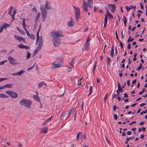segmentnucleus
Returning a JSON list of instances; mask_svg holds the SVG:
<instances>
[{
	"mask_svg": "<svg viewBox=\"0 0 147 147\" xmlns=\"http://www.w3.org/2000/svg\"><path fill=\"white\" fill-rule=\"evenodd\" d=\"M107 14H108V16L110 18H113V16L109 13H107Z\"/></svg>",
	"mask_w": 147,
	"mask_h": 147,
	"instance_id": "obj_51",
	"label": "nucleus"
},
{
	"mask_svg": "<svg viewBox=\"0 0 147 147\" xmlns=\"http://www.w3.org/2000/svg\"><path fill=\"white\" fill-rule=\"evenodd\" d=\"M56 61L59 62V63L62 64L63 61V57L62 56H60L56 59Z\"/></svg>",
	"mask_w": 147,
	"mask_h": 147,
	"instance_id": "obj_12",
	"label": "nucleus"
},
{
	"mask_svg": "<svg viewBox=\"0 0 147 147\" xmlns=\"http://www.w3.org/2000/svg\"><path fill=\"white\" fill-rule=\"evenodd\" d=\"M74 59L72 60V61H71V64H70L73 67H74Z\"/></svg>",
	"mask_w": 147,
	"mask_h": 147,
	"instance_id": "obj_38",
	"label": "nucleus"
},
{
	"mask_svg": "<svg viewBox=\"0 0 147 147\" xmlns=\"http://www.w3.org/2000/svg\"><path fill=\"white\" fill-rule=\"evenodd\" d=\"M5 88V85L3 86H0V90H2Z\"/></svg>",
	"mask_w": 147,
	"mask_h": 147,
	"instance_id": "obj_56",
	"label": "nucleus"
},
{
	"mask_svg": "<svg viewBox=\"0 0 147 147\" xmlns=\"http://www.w3.org/2000/svg\"><path fill=\"white\" fill-rule=\"evenodd\" d=\"M62 66V64L58 63V64L53 63L51 66V69H53L56 68H57Z\"/></svg>",
	"mask_w": 147,
	"mask_h": 147,
	"instance_id": "obj_10",
	"label": "nucleus"
},
{
	"mask_svg": "<svg viewBox=\"0 0 147 147\" xmlns=\"http://www.w3.org/2000/svg\"><path fill=\"white\" fill-rule=\"evenodd\" d=\"M115 35L116 38L117 39L118 41H119V40L118 37L117 31H116L115 32Z\"/></svg>",
	"mask_w": 147,
	"mask_h": 147,
	"instance_id": "obj_41",
	"label": "nucleus"
},
{
	"mask_svg": "<svg viewBox=\"0 0 147 147\" xmlns=\"http://www.w3.org/2000/svg\"><path fill=\"white\" fill-rule=\"evenodd\" d=\"M96 62H97L96 61L95 63V64H94V69H93V73L94 74V71L95 70V67H96Z\"/></svg>",
	"mask_w": 147,
	"mask_h": 147,
	"instance_id": "obj_42",
	"label": "nucleus"
},
{
	"mask_svg": "<svg viewBox=\"0 0 147 147\" xmlns=\"http://www.w3.org/2000/svg\"><path fill=\"white\" fill-rule=\"evenodd\" d=\"M124 97L125 98H128V96L127 94L125 93L124 94Z\"/></svg>",
	"mask_w": 147,
	"mask_h": 147,
	"instance_id": "obj_61",
	"label": "nucleus"
},
{
	"mask_svg": "<svg viewBox=\"0 0 147 147\" xmlns=\"http://www.w3.org/2000/svg\"><path fill=\"white\" fill-rule=\"evenodd\" d=\"M132 134V132L131 131H128L127 132V135H131Z\"/></svg>",
	"mask_w": 147,
	"mask_h": 147,
	"instance_id": "obj_49",
	"label": "nucleus"
},
{
	"mask_svg": "<svg viewBox=\"0 0 147 147\" xmlns=\"http://www.w3.org/2000/svg\"><path fill=\"white\" fill-rule=\"evenodd\" d=\"M30 55L31 54L28 51L27 52V55L26 56L27 59H28L30 57Z\"/></svg>",
	"mask_w": 147,
	"mask_h": 147,
	"instance_id": "obj_28",
	"label": "nucleus"
},
{
	"mask_svg": "<svg viewBox=\"0 0 147 147\" xmlns=\"http://www.w3.org/2000/svg\"><path fill=\"white\" fill-rule=\"evenodd\" d=\"M90 40V38L89 36H88L87 38L86 39V42H87V43H89V41Z\"/></svg>",
	"mask_w": 147,
	"mask_h": 147,
	"instance_id": "obj_35",
	"label": "nucleus"
},
{
	"mask_svg": "<svg viewBox=\"0 0 147 147\" xmlns=\"http://www.w3.org/2000/svg\"><path fill=\"white\" fill-rule=\"evenodd\" d=\"M125 7L127 12H128L129 10L132 9L133 8L134 9V11H135L136 9V6L130 5L129 7L127 6H126Z\"/></svg>",
	"mask_w": 147,
	"mask_h": 147,
	"instance_id": "obj_11",
	"label": "nucleus"
},
{
	"mask_svg": "<svg viewBox=\"0 0 147 147\" xmlns=\"http://www.w3.org/2000/svg\"><path fill=\"white\" fill-rule=\"evenodd\" d=\"M67 70L68 72H70L71 71L72 68L70 67H68V68L67 69Z\"/></svg>",
	"mask_w": 147,
	"mask_h": 147,
	"instance_id": "obj_33",
	"label": "nucleus"
},
{
	"mask_svg": "<svg viewBox=\"0 0 147 147\" xmlns=\"http://www.w3.org/2000/svg\"><path fill=\"white\" fill-rule=\"evenodd\" d=\"M51 35L52 37V42L54 46L55 47H57L61 44V41L59 38L63 37V35L60 34L59 31L55 32H51Z\"/></svg>",
	"mask_w": 147,
	"mask_h": 147,
	"instance_id": "obj_1",
	"label": "nucleus"
},
{
	"mask_svg": "<svg viewBox=\"0 0 147 147\" xmlns=\"http://www.w3.org/2000/svg\"><path fill=\"white\" fill-rule=\"evenodd\" d=\"M24 45H23V44H20V45H18V46L19 48H20V49H24Z\"/></svg>",
	"mask_w": 147,
	"mask_h": 147,
	"instance_id": "obj_27",
	"label": "nucleus"
},
{
	"mask_svg": "<svg viewBox=\"0 0 147 147\" xmlns=\"http://www.w3.org/2000/svg\"><path fill=\"white\" fill-rule=\"evenodd\" d=\"M48 130V127H46L42 128L40 130V132L43 133L45 134L47 133V131Z\"/></svg>",
	"mask_w": 147,
	"mask_h": 147,
	"instance_id": "obj_13",
	"label": "nucleus"
},
{
	"mask_svg": "<svg viewBox=\"0 0 147 147\" xmlns=\"http://www.w3.org/2000/svg\"><path fill=\"white\" fill-rule=\"evenodd\" d=\"M140 6L141 8L142 9H144V6H143L142 3V2H141V3H140Z\"/></svg>",
	"mask_w": 147,
	"mask_h": 147,
	"instance_id": "obj_54",
	"label": "nucleus"
},
{
	"mask_svg": "<svg viewBox=\"0 0 147 147\" xmlns=\"http://www.w3.org/2000/svg\"><path fill=\"white\" fill-rule=\"evenodd\" d=\"M119 43H120V46H121V48H123V44H122V42L120 40H119Z\"/></svg>",
	"mask_w": 147,
	"mask_h": 147,
	"instance_id": "obj_46",
	"label": "nucleus"
},
{
	"mask_svg": "<svg viewBox=\"0 0 147 147\" xmlns=\"http://www.w3.org/2000/svg\"><path fill=\"white\" fill-rule=\"evenodd\" d=\"M8 61L9 62L10 64L13 65H15L18 64V63H16V60L14 58L11 57H8Z\"/></svg>",
	"mask_w": 147,
	"mask_h": 147,
	"instance_id": "obj_8",
	"label": "nucleus"
},
{
	"mask_svg": "<svg viewBox=\"0 0 147 147\" xmlns=\"http://www.w3.org/2000/svg\"><path fill=\"white\" fill-rule=\"evenodd\" d=\"M137 103H136H136H134L132 104L131 106V107H134L136 105H137Z\"/></svg>",
	"mask_w": 147,
	"mask_h": 147,
	"instance_id": "obj_62",
	"label": "nucleus"
},
{
	"mask_svg": "<svg viewBox=\"0 0 147 147\" xmlns=\"http://www.w3.org/2000/svg\"><path fill=\"white\" fill-rule=\"evenodd\" d=\"M40 9L41 11V14L42 16L43 21L45 22V21L47 18V10L45 8L44 6L42 5L40 6Z\"/></svg>",
	"mask_w": 147,
	"mask_h": 147,
	"instance_id": "obj_5",
	"label": "nucleus"
},
{
	"mask_svg": "<svg viewBox=\"0 0 147 147\" xmlns=\"http://www.w3.org/2000/svg\"><path fill=\"white\" fill-rule=\"evenodd\" d=\"M45 8L46 9H51L52 7L49 4L48 2L47 1L45 4Z\"/></svg>",
	"mask_w": 147,
	"mask_h": 147,
	"instance_id": "obj_14",
	"label": "nucleus"
},
{
	"mask_svg": "<svg viewBox=\"0 0 147 147\" xmlns=\"http://www.w3.org/2000/svg\"><path fill=\"white\" fill-rule=\"evenodd\" d=\"M34 66H35V64H34V65L33 66H32L31 67H29V68H28V69L27 70H30L32 69L34 67Z\"/></svg>",
	"mask_w": 147,
	"mask_h": 147,
	"instance_id": "obj_52",
	"label": "nucleus"
},
{
	"mask_svg": "<svg viewBox=\"0 0 147 147\" xmlns=\"http://www.w3.org/2000/svg\"><path fill=\"white\" fill-rule=\"evenodd\" d=\"M114 117L115 120H117V116L116 114H114Z\"/></svg>",
	"mask_w": 147,
	"mask_h": 147,
	"instance_id": "obj_48",
	"label": "nucleus"
},
{
	"mask_svg": "<svg viewBox=\"0 0 147 147\" xmlns=\"http://www.w3.org/2000/svg\"><path fill=\"white\" fill-rule=\"evenodd\" d=\"M146 105V103H142L140 105V106L141 107H142L143 106H144Z\"/></svg>",
	"mask_w": 147,
	"mask_h": 147,
	"instance_id": "obj_63",
	"label": "nucleus"
},
{
	"mask_svg": "<svg viewBox=\"0 0 147 147\" xmlns=\"http://www.w3.org/2000/svg\"><path fill=\"white\" fill-rule=\"evenodd\" d=\"M142 66L141 63H140L139 66L138 67V68L136 69L137 70H140L142 67Z\"/></svg>",
	"mask_w": 147,
	"mask_h": 147,
	"instance_id": "obj_26",
	"label": "nucleus"
},
{
	"mask_svg": "<svg viewBox=\"0 0 147 147\" xmlns=\"http://www.w3.org/2000/svg\"><path fill=\"white\" fill-rule=\"evenodd\" d=\"M25 72V71L24 70H22L20 71L17 72V75L18 76L21 75L23 73Z\"/></svg>",
	"mask_w": 147,
	"mask_h": 147,
	"instance_id": "obj_21",
	"label": "nucleus"
},
{
	"mask_svg": "<svg viewBox=\"0 0 147 147\" xmlns=\"http://www.w3.org/2000/svg\"><path fill=\"white\" fill-rule=\"evenodd\" d=\"M75 9V17L77 21L79 20V19L80 18V11L79 8L76 7L75 6L74 7Z\"/></svg>",
	"mask_w": 147,
	"mask_h": 147,
	"instance_id": "obj_6",
	"label": "nucleus"
},
{
	"mask_svg": "<svg viewBox=\"0 0 147 147\" xmlns=\"http://www.w3.org/2000/svg\"><path fill=\"white\" fill-rule=\"evenodd\" d=\"M89 47V43H87L86 42L84 44V48L85 51H87L88 50Z\"/></svg>",
	"mask_w": 147,
	"mask_h": 147,
	"instance_id": "obj_15",
	"label": "nucleus"
},
{
	"mask_svg": "<svg viewBox=\"0 0 147 147\" xmlns=\"http://www.w3.org/2000/svg\"><path fill=\"white\" fill-rule=\"evenodd\" d=\"M6 93L7 94L9 95L13 98H16L18 96L17 94L14 91H7Z\"/></svg>",
	"mask_w": 147,
	"mask_h": 147,
	"instance_id": "obj_7",
	"label": "nucleus"
},
{
	"mask_svg": "<svg viewBox=\"0 0 147 147\" xmlns=\"http://www.w3.org/2000/svg\"><path fill=\"white\" fill-rule=\"evenodd\" d=\"M67 25L68 26L70 27H72L74 26V24L71 21H69L68 22Z\"/></svg>",
	"mask_w": 147,
	"mask_h": 147,
	"instance_id": "obj_19",
	"label": "nucleus"
},
{
	"mask_svg": "<svg viewBox=\"0 0 147 147\" xmlns=\"http://www.w3.org/2000/svg\"><path fill=\"white\" fill-rule=\"evenodd\" d=\"M107 13H106L105 15V18L104 20V22L107 23Z\"/></svg>",
	"mask_w": 147,
	"mask_h": 147,
	"instance_id": "obj_31",
	"label": "nucleus"
},
{
	"mask_svg": "<svg viewBox=\"0 0 147 147\" xmlns=\"http://www.w3.org/2000/svg\"><path fill=\"white\" fill-rule=\"evenodd\" d=\"M82 134V133L81 132H78V133L77 134L76 137V140L77 141H78V140L80 135V134Z\"/></svg>",
	"mask_w": 147,
	"mask_h": 147,
	"instance_id": "obj_25",
	"label": "nucleus"
},
{
	"mask_svg": "<svg viewBox=\"0 0 147 147\" xmlns=\"http://www.w3.org/2000/svg\"><path fill=\"white\" fill-rule=\"evenodd\" d=\"M145 91V89L144 88L143 89L142 91L139 92L138 93L139 94H142Z\"/></svg>",
	"mask_w": 147,
	"mask_h": 147,
	"instance_id": "obj_37",
	"label": "nucleus"
},
{
	"mask_svg": "<svg viewBox=\"0 0 147 147\" xmlns=\"http://www.w3.org/2000/svg\"><path fill=\"white\" fill-rule=\"evenodd\" d=\"M107 66H108L110 63L111 59V58L109 57H107Z\"/></svg>",
	"mask_w": 147,
	"mask_h": 147,
	"instance_id": "obj_22",
	"label": "nucleus"
},
{
	"mask_svg": "<svg viewBox=\"0 0 147 147\" xmlns=\"http://www.w3.org/2000/svg\"><path fill=\"white\" fill-rule=\"evenodd\" d=\"M13 85V84H11L5 85V88H10L12 87Z\"/></svg>",
	"mask_w": 147,
	"mask_h": 147,
	"instance_id": "obj_18",
	"label": "nucleus"
},
{
	"mask_svg": "<svg viewBox=\"0 0 147 147\" xmlns=\"http://www.w3.org/2000/svg\"><path fill=\"white\" fill-rule=\"evenodd\" d=\"M117 108V107L115 105H114L113 107V109L114 111H115Z\"/></svg>",
	"mask_w": 147,
	"mask_h": 147,
	"instance_id": "obj_57",
	"label": "nucleus"
},
{
	"mask_svg": "<svg viewBox=\"0 0 147 147\" xmlns=\"http://www.w3.org/2000/svg\"><path fill=\"white\" fill-rule=\"evenodd\" d=\"M37 101H39L40 102V100L39 97L38 96L37 97V98L35 99Z\"/></svg>",
	"mask_w": 147,
	"mask_h": 147,
	"instance_id": "obj_53",
	"label": "nucleus"
},
{
	"mask_svg": "<svg viewBox=\"0 0 147 147\" xmlns=\"http://www.w3.org/2000/svg\"><path fill=\"white\" fill-rule=\"evenodd\" d=\"M130 81L129 80H127V84L128 86H130Z\"/></svg>",
	"mask_w": 147,
	"mask_h": 147,
	"instance_id": "obj_64",
	"label": "nucleus"
},
{
	"mask_svg": "<svg viewBox=\"0 0 147 147\" xmlns=\"http://www.w3.org/2000/svg\"><path fill=\"white\" fill-rule=\"evenodd\" d=\"M20 42H21L22 41V40L24 41L25 42V41L24 39L22 37H20V38L19 39V40H18Z\"/></svg>",
	"mask_w": 147,
	"mask_h": 147,
	"instance_id": "obj_34",
	"label": "nucleus"
},
{
	"mask_svg": "<svg viewBox=\"0 0 147 147\" xmlns=\"http://www.w3.org/2000/svg\"><path fill=\"white\" fill-rule=\"evenodd\" d=\"M3 28H4L6 29L7 28V27L6 25V23H5L2 26Z\"/></svg>",
	"mask_w": 147,
	"mask_h": 147,
	"instance_id": "obj_47",
	"label": "nucleus"
},
{
	"mask_svg": "<svg viewBox=\"0 0 147 147\" xmlns=\"http://www.w3.org/2000/svg\"><path fill=\"white\" fill-rule=\"evenodd\" d=\"M93 0H87V2L84 0L82 5V8L84 11L86 12L88 11V7L91 9L92 8Z\"/></svg>",
	"mask_w": 147,
	"mask_h": 147,
	"instance_id": "obj_3",
	"label": "nucleus"
},
{
	"mask_svg": "<svg viewBox=\"0 0 147 147\" xmlns=\"http://www.w3.org/2000/svg\"><path fill=\"white\" fill-rule=\"evenodd\" d=\"M136 123V121H134L132 122H131L129 123V125H132Z\"/></svg>",
	"mask_w": 147,
	"mask_h": 147,
	"instance_id": "obj_40",
	"label": "nucleus"
},
{
	"mask_svg": "<svg viewBox=\"0 0 147 147\" xmlns=\"http://www.w3.org/2000/svg\"><path fill=\"white\" fill-rule=\"evenodd\" d=\"M20 105L24 106L26 108H30V107L32 102L31 100L26 99H23L20 102Z\"/></svg>",
	"mask_w": 147,
	"mask_h": 147,
	"instance_id": "obj_4",
	"label": "nucleus"
},
{
	"mask_svg": "<svg viewBox=\"0 0 147 147\" xmlns=\"http://www.w3.org/2000/svg\"><path fill=\"white\" fill-rule=\"evenodd\" d=\"M82 82L80 80H79L78 81V85H80L81 84Z\"/></svg>",
	"mask_w": 147,
	"mask_h": 147,
	"instance_id": "obj_43",
	"label": "nucleus"
},
{
	"mask_svg": "<svg viewBox=\"0 0 147 147\" xmlns=\"http://www.w3.org/2000/svg\"><path fill=\"white\" fill-rule=\"evenodd\" d=\"M136 82V79L134 80L132 82V83L133 84H135Z\"/></svg>",
	"mask_w": 147,
	"mask_h": 147,
	"instance_id": "obj_58",
	"label": "nucleus"
},
{
	"mask_svg": "<svg viewBox=\"0 0 147 147\" xmlns=\"http://www.w3.org/2000/svg\"><path fill=\"white\" fill-rule=\"evenodd\" d=\"M74 108H72L69 111L68 114V117H69L71 115L72 113L74 112Z\"/></svg>",
	"mask_w": 147,
	"mask_h": 147,
	"instance_id": "obj_16",
	"label": "nucleus"
},
{
	"mask_svg": "<svg viewBox=\"0 0 147 147\" xmlns=\"http://www.w3.org/2000/svg\"><path fill=\"white\" fill-rule=\"evenodd\" d=\"M30 37L32 39H34V35L31 34V35H30Z\"/></svg>",
	"mask_w": 147,
	"mask_h": 147,
	"instance_id": "obj_44",
	"label": "nucleus"
},
{
	"mask_svg": "<svg viewBox=\"0 0 147 147\" xmlns=\"http://www.w3.org/2000/svg\"><path fill=\"white\" fill-rule=\"evenodd\" d=\"M118 90H119V92H121V93H122L123 91V90L121 87L119 88H118Z\"/></svg>",
	"mask_w": 147,
	"mask_h": 147,
	"instance_id": "obj_30",
	"label": "nucleus"
},
{
	"mask_svg": "<svg viewBox=\"0 0 147 147\" xmlns=\"http://www.w3.org/2000/svg\"><path fill=\"white\" fill-rule=\"evenodd\" d=\"M123 22L124 23H127V22L126 19V18L125 17V16H123Z\"/></svg>",
	"mask_w": 147,
	"mask_h": 147,
	"instance_id": "obj_36",
	"label": "nucleus"
},
{
	"mask_svg": "<svg viewBox=\"0 0 147 147\" xmlns=\"http://www.w3.org/2000/svg\"><path fill=\"white\" fill-rule=\"evenodd\" d=\"M131 48V45L130 43L128 45L127 48L128 49H129Z\"/></svg>",
	"mask_w": 147,
	"mask_h": 147,
	"instance_id": "obj_59",
	"label": "nucleus"
},
{
	"mask_svg": "<svg viewBox=\"0 0 147 147\" xmlns=\"http://www.w3.org/2000/svg\"><path fill=\"white\" fill-rule=\"evenodd\" d=\"M0 97L2 98H7L8 96L3 94H0Z\"/></svg>",
	"mask_w": 147,
	"mask_h": 147,
	"instance_id": "obj_20",
	"label": "nucleus"
},
{
	"mask_svg": "<svg viewBox=\"0 0 147 147\" xmlns=\"http://www.w3.org/2000/svg\"><path fill=\"white\" fill-rule=\"evenodd\" d=\"M41 25H40L39 27V29L37 31L36 34V36L37 37V40H36V42H37L38 40L39 39L38 47L36 48V49H35V51H34L33 55H32V57H34L37 53L39 51L40 49L41 48L42 45V36H40V37L39 36V32L40 30Z\"/></svg>",
	"mask_w": 147,
	"mask_h": 147,
	"instance_id": "obj_2",
	"label": "nucleus"
},
{
	"mask_svg": "<svg viewBox=\"0 0 147 147\" xmlns=\"http://www.w3.org/2000/svg\"><path fill=\"white\" fill-rule=\"evenodd\" d=\"M7 79V78H0V82Z\"/></svg>",
	"mask_w": 147,
	"mask_h": 147,
	"instance_id": "obj_50",
	"label": "nucleus"
},
{
	"mask_svg": "<svg viewBox=\"0 0 147 147\" xmlns=\"http://www.w3.org/2000/svg\"><path fill=\"white\" fill-rule=\"evenodd\" d=\"M15 38H16V39L17 40H18L19 38H20V37L19 36H18L15 35L14 36Z\"/></svg>",
	"mask_w": 147,
	"mask_h": 147,
	"instance_id": "obj_55",
	"label": "nucleus"
},
{
	"mask_svg": "<svg viewBox=\"0 0 147 147\" xmlns=\"http://www.w3.org/2000/svg\"><path fill=\"white\" fill-rule=\"evenodd\" d=\"M22 24H23V26H24V25H26V24H25V22L24 19H23Z\"/></svg>",
	"mask_w": 147,
	"mask_h": 147,
	"instance_id": "obj_60",
	"label": "nucleus"
},
{
	"mask_svg": "<svg viewBox=\"0 0 147 147\" xmlns=\"http://www.w3.org/2000/svg\"><path fill=\"white\" fill-rule=\"evenodd\" d=\"M108 6L109 7L110 11L112 13H114L116 9V6L114 4H109Z\"/></svg>",
	"mask_w": 147,
	"mask_h": 147,
	"instance_id": "obj_9",
	"label": "nucleus"
},
{
	"mask_svg": "<svg viewBox=\"0 0 147 147\" xmlns=\"http://www.w3.org/2000/svg\"><path fill=\"white\" fill-rule=\"evenodd\" d=\"M114 54V50H111V55L112 57H113Z\"/></svg>",
	"mask_w": 147,
	"mask_h": 147,
	"instance_id": "obj_29",
	"label": "nucleus"
},
{
	"mask_svg": "<svg viewBox=\"0 0 147 147\" xmlns=\"http://www.w3.org/2000/svg\"><path fill=\"white\" fill-rule=\"evenodd\" d=\"M29 47L28 46H24V49H25L26 50H28L29 49Z\"/></svg>",
	"mask_w": 147,
	"mask_h": 147,
	"instance_id": "obj_45",
	"label": "nucleus"
},
{
	"mask_svg": "<svg viewBox=\"0 0 147 147\" xmlns=\"http://www.w3.org/2000/svg\"><path fill=\"white\" fill-rule=\"evenodd\" d=\"M42 81L38 84V88H39L40 87H41V86H42Z\"/></svg>",
	"mask_w": 147,
	"mask_h": 147,
	"instance_id": "obj_39",
	"label": "nucleus"
},
{
	"mask_svg": "<svg viewBox=\"0 0 147 147\" xmlns=\"http://www.w3.org/2000/svg\"><path fill=\"white\" fill-rule=\"evenodd\" d=\"M92 86H90V92H89V93L88 94V96H90L91 94V93H92Z\"/></svg>",
	"mask_w": 147,
	"mask_h": 147,
	"instance_id": "obj_24",
	"label": "nucleus"
},
{
	"mask_svg": "<svg viewBox=\"0 0 147 147\" xmlns=\"http://www.w3.org/2000/svg\"><path fill=\"white\" fill-rule=\"evenodd\" d=\"M40 13H38L35 18V22H37L39 20L40 17Z\"/></svg>",
	"mask_w": 147,
	"mask_h": 147,
	"instance_id": "obj_17",
	"label": "nucleus"
},
{
	"mask_svg": "<svg viewBox=\"0 0 147 147\" xmlns=\"http://www.w3.org/2000/svg\"><path fill=\"white\" fill-rule=\"evenodd\" d=\"M13 7L12 6H11L10 7V10L9 13V14L10 15H11V12L12 10L13 9Z\"/></svg>",
	"mask_w": 147,
	"mask_h": 147,
	"instance_id": "obj_32",
	"label": "nucleus"
},
{
	"mask_svg": "<svg viewBox=\"0 0 147 147\" xmlns=\"http://www.w3.org/2000/svg\"><path fill=\"white\" fill-rule=\"evenodd\" d=\"M131 36H130L128 40H127V42L128 43L129 42H132L134 40V38H133L132 39H131Z\"/></svg>",
	"mask_w": 147,
	"mask_h": 147,
	"instance_id": "obj_23",
	"label": "nucleus"
}]
</instances>
